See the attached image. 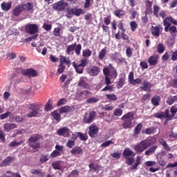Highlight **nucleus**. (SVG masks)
<instances>
[{
  "instance_id": "nucleus-1",
  "label": "nucleus",
  "mask_w": 177,
  "mask_h": 177,
  "mask_svg": "<svg viewBox=\"0 0 177 177\" xmlns=\"http://www.w3.org/2000/svg\"><path fill=\"white\" fill-rule=\"evenodd\" d=\"M28 109L31 110V111L28 113L29 118H32V117H41L44 113L41 107L37 106L35 104H30Z\"/></svg>"
},
{
  "instance_id": "nucleus-2",
  "label": "nucleus",
  "mask_w": 177,
  "mask_h": 177,
  "mask_svg": "<svg viewBox=\"0 0 177 177\" xmlns=\"http://www.w3.org/2000/svg\"><path fill=\"white\" fill-rule=\"evenodd\" d=\"M150 146H151L150 142L148 140H142L136 145H134V150H136L137 153H143V151H145L146 149L150 147Z\"/></svg>"
},
{
  "instance_id": "nucleus-3",
  "label": "nucleus",
  "mask_w": 177,
  "mask_h": 177,
  "mask_svg": "<svg viewBox=\"0 0 177 177\" xmlns=\"http://www.w3.org/2000/svg\"><path fill=\"white\" fill-rule=\"evenodd\" d=\"M104 75H109L111 78H117V71L111 64H109V68H104L103 69Z\"/></svg>"
},
{
  "instance_id": "nucleus-4",
  "label": "nucleus",
  "mask_w": 177,
  "mask_h": 177,
  "mask_svg": "<svg viewBox=\"0 0 177 177\" xmlns=\"http://www.w3.org/2000/svg\"><path fill=\"white\" fill-rule=\"evenodd\" d=\"M25 30L30 35H35L38 32V25L35 24H28L25 26Z\"/></svg>"
},
{
  "instance_id": "nucleus-5",
  "label": "nucleus",
  "mask_w": 177,
  "mask_h": 177,
  "mask_svg": "<svg viewBox=\"0 0 177 177\" xmlns=\"http://www.w3.org/2000/svg\"><path fill=\"white\" fill-rule=\"evenodd\" d=\"M68 6V3L67 2L62 1H58L57 3H55L53 8L55 10H57L58 12H62V10H64Z\"/></svg>"
},
{
  "instance_id": "nucleus-6",
  "label": "nucleus",
  "mask_w": 177,
  "mask_h": 177,
  "mask_svg": "<svg viewBox=\"0 0 177 177\" xmlns=\"http://www.w3.org/2000/svg\"><path fill=\"white\" fill-rule=\"evenodd\" d=\"M39 139V137L38 136H32L28 139L29 145L32 149H39V142H38V140Z\"/></svg>"
},
{
  "instance_id": "nucleus-7",
  "label": "nucleus",
  "mask_w": 177,
  "mask_h": 177,
  "mask_svg": "<svg viewBox=\"0 0 177 177\" xmlns=\"http://www.w3.org/2000/svg\"><path fill=\"white\" fill-rule=\"evenodd\" d=\"M85 115L83 118L84 122L85 124H91V122H93V120H95V117H96V112L95 111H92L88 114V118H86V115H88V113H85Z\"/></svg>"
},
{
  "instance_id": "nucleus-8",
  "label": "nucleus",
  "mask_w": 177,
  "mask_h": 177,
  "mask_svg": "<svg viewBox=\"0 0 177 177\" xmlns=\"http://www.w3.org/2000/svg\"><path fill=\"white\" fill-rule=\"evenodd\" d=\"M22 74L24 75H26V77H29V78L37 77L38 75V73L37 72V71L32 68H29V69L23 71Z\"/></svg>"
},
{
  "instance_id": "nucleus-9",
  "label": "nucleus",
  "mask_w": 177,
  "mask_h": 177,
  "mask_svg": "<svg viewBox=\"0 0 177 177\" xmlns=\"http://www.w3.org/2000/svg\"><path fill=\"white\" fill-rule=\"evenodd\" d=\"M154 117L156 118H160V120H164V118H167V120H171V115L168 113V111L164 112H158L154 114Z\"/></svg>"
},
{
  "instance_id": "nucleus-10",
  "label": "nucleus",
  "mask_w": 177,
  "mask_h": 177,
  "mask_svg": "<svg viewBox=\"0 0 177 177\" xmlns=\"http://www.w3.org/2000/svg\"><path fill=\"white\" fill-rule=\"evenodd\" d=\"M57 134L59 136H64V138H68L70 136V129L67 127H63L57 131Z\"/></svg>"
},
{
  "instance_id": "nucleus-11",
  "label": "nucleus",
  "mask_w": 177,
  "mask_h": 177,
  "mask_svg": "<svg viewBox=\"0 0 177 177\" xmlns=\"http://www.w3.org/2000/svg\"><path fill=\"white\" fill-rule=\"evenodd\" d=\"M172 20V17H167L163 20V26H165V32H168L169 27H171V23Z\"/></svg>"
},
{
  "instance_id": "nucleus-12",
  "label": "nucleus",
  "mask_w": 177,
  "mask_h": 177,
  "mask_svg": "<svg viewBox=\"0 0 177 177\" xmlns=\"http://www.w3.org/2000/svg\"><path fill=\"white\" fill-rule=\"evenodd\" d=\"M158 60H160L158 55H152L149 57L147 62L151 66H157Z\"/></svg>"
},
{
  "instance_id": "nucleus-13",
  "label": "nucleus",
  "mask_w": 177,
  "mask_h": 177,
  "mask_svg": "<svg viewBox=\"0 0 177 177\" xmlns=\"http://www.w3.org/2000/svg\"><path fill=\"white\" fill-rule=\"evenodd\" d=\"M88 133L91 138H95V136H97V133H99V128L96 126H91Z\"/></svg>"
},
{
  "instance_id": "nucleus-14",
  "label": "nucleus",
  "mask_w": 177,
  "mask_h": 177,
  "mask_svg": "<svg viewBox=\"0 0 177 177\" xmlns=\"http://www.w3.org/2000/svg\"><path fill=\"white\" fill-rule=\"evenodd\" d=\"M151 86H153L151 84L145 80L143 82H142V86L140 88L142 91H145V92H150Z\"/></svg>"
},
{
  "instance_id": "nucleus-15",
  "label": "nucleus",
  "mask_w": 177,
  "mask_h": 177,
  "mask_svg": "<svg viewBox=\"0 0 177 177\" xmlns=\"http://www.w3.org/2000/svg\"><path fill=\"white\" fill-rule=\"evenodd\" d=\"M91 95V92L86 90L82 91L76 95L77 99H86Z\"/></svg>"
},
{
  "instance_id": "nucleus-16",
  "label": "nucleus",
  "mask_w": 177,
  "mask_h": 177,
  "mask_svg": "<svg viewBox=\"0 0 177 177\" xmlns=\"http://www.w3.org/2000/svg\"><path fill=\"white\" fill-rule=\"evenodd\" d=\"M90 75L93 77H96V75H99L100 73V68L99 66H93L88 71Z\"/></svg>"
},
{
  "instance_id": "nucleus-17",
  "label": "nucleus",
  "mask_w": 177,
  "mask_h": 177,
  "mask_svg": "<svg viewBox=\"0 0 177 177\" xmlns=\"http://www.w3.org/2000/svg\"><path fill=\"white\" fill-rule=\"evenodd\" d=\"M135 156H136V154L133 153V151L131 150V149H124L123 152V157H124V158H127V157H135Z\"/></svg>"
},
{
  "instance_id": "nucleus-18",
  "label": "nucleus",
  "mask_w": 177,
  "mask_h": 177,
  "mask_svg": "<svg viewBox=\"0 0 177 177\" xmlns=\"http://www.w3.org/2000/svg\"><path fill=\"white\" fill-rule=\"evenodd\" d=\"M4 131L6 132H9L12 131V129H15V128H17V125L15 123H6L3 125Z\"/></svg>"
},
{
  "instance_id": "nucleus-19",
  "label": "nucleus",
  "mask_w": 177,
  "mask_h": 177,
  "mask_svg": "<svg viewBox=\"0 0 177 177\" xmlns=\"http://www.w3.org/2000/svg\"><path fill=\"white\" fill-rule=\"evenodd\" d=\"M1 7L2 10H4L5 12H9L12 8V2H3L1 4Z\"/></svg>"
},
{
  "instance_id": "nucleus-20",
  "label": "nucleus",
  "mask_w": 177,
  "mask_h": 177,
  "mask_svg": "<svg viewBox=\"0 0 177 177\" xmlns=\"http://www.w3.org/2000/svg\"><path fill=\"white\" fill-rule=\"evenodd\" d=\"M151 31V34H153L155 37H160V28L156 26V24L152 25Z\"/></svg>"
},
{
  "instance_id": "nucleus-21",
  "label": "nucleus",
  "mask_w": 177,
  "mask_h": 177,
  "mask_svg": "<svg viewBox=\"0 0 177 177\" xmlns=\"http://www.w3.org/2000/svg\"><path fill=\"white\" fill-rule=\"evenodd\" d=\"M123 121H132L133 120V112H129L121 118Z\"/></svg>"
},
{
  "instance_id": "nucleus-22",
  "label": "nucleus",
  "mask_w": 177,
  "mask_h": 177,
  "mask_svg": "<svg viewBox=\"0 0 177 177\" xmlns=\"http://www.w3.org/2000/svg\"><path fill=\"white\" fill-rule=\"evenodd\" d=\"M13 161V158L9 156L7 157L4 160H3L0 163V167H6V165H9Z\"/></svg>"
},
{
  "instance_id": "nucleus-23",
  "label": "nucleus",
  "mask_w": 177,
  "mask_h": 177,
  "mask_svg": "<svg viewBox=\"0 0 177 177\" xmlns=\"http://www.w3.org/2000/svg\"><path fill=\"white\" fill-rule=\"evenodd\" d=\"M21 12H23V7H21V6H18L12 10V15L16 17L20 16Z\"/></svg>"
},
{
  "instance_id": "nucleus-24",
  "label": "nucleus",
  "mask_w": 177,
  "mask_h": 177,
  "mask_svg": "<svg viewBox=\"0 0 177 177\" xmlns=\"http://www.w3.org/2000/svg\"><path fill=\"white\" fill-rule=\"evenodd\" d=\"M70 15H75V16H80V15H84L85 12L81 8L75 9V10H71L69 11Z\"/></svg>"
},
{
  "instance_id": "nucleus-25",
  "label": "nucleus",
  "mask_w": 177,
  "mask_h": 177,
  "mask_svg": "<svg viewBox=\"0 0 177 177\" xmlns=\"http://www.w3.org/2000/svg\"><path fill=\"white\" fill-rule=\"evenodd\" d=\"M159 143L160 145L163 146L165 150H167V151H171V147L168 145L167 141H165L164 139H160Z\"/></svg>"
},
{
  "instance_id": "nucleus-26",
  "label": "nucleus",
  "mask_w": 177,
  "mask_h": 177,
  "mask_svg": "<svg viewBox=\"0 0 177 177\" xmlns=\"http://www.w3.org/2000/svg\"><path fill=\"white\" fill-rule=\"evenodd\" d=\"M21 8L23 10H26L28 12H30V10H31L34 8V6L31 3H26L22 5Z\"/></svg>"
},
{
  "instance_id": "nucleus-27",
  "label": "nucleus",
  "mask_w": 177,
  "mask_h": 177,
  "mask_svg": "<svg viewBox=\"0 0 177 177\" xmlns=\"http://www.w3.org/2000/svg\"><path fill=\"white\" fill-rule=\"evenodd\" d=\"M158 147L157 145H153L151 147L145 151V156H150L151 154H153L156 151V150H157Z\"/></svg>"
},
{
  "instance_id": "nucleus-28",
  "label": "nucleus",
  "mask_w": 177,
  "mask_h": 177,
  "mask_svg": "<svg viewBox=\"0 0 177 177\" xmlns=\"http://www.w3.org/2000/svg\"><path fill=\"white\" fill-rule=\"evenodd\" d=\"M71 154H82V148L80 147H75L71 151Z\"/></svg>"
},
{
  "instance_id": "nucleus-29",
  "label": "nucleus",
  "mask_w": 177,
  "mask_h": 177,
  "mask_svg": "<svg viewBox=\"0 0 177 177\" xmlns=\"http://www.w3.org/2000/svg\"><path fill=\"white\" fill-rule=\"evenodd\" d=\"M79 86H82V88H84V89H88L89 88V85L85 82V80H84V77H81L79 82H78Z\"/></svg>"
},
{
  "instance_id": "nucleus-30",
  "label": "nucleus",
  "mask_w": 177,
  "mask_h": 177,
  "mask_svg": "<svg viewBox=\"0 0 177 177\" xmlns=\"http://www.w3.org/2000/svg\"><path fill=\"white\" fill-rule=\"evenodd\" d=\"M75 46H77V43L68 46L66 47V53L68 55H71V52H74Z\"/></svg>"
},
{
  "instance_id": "nucleus-31",
  "label": "nucleus",
  "mask_w": 177,
  "mask_h": 177,
  "mask_svg": "<svg viewBox=\"0 0 177 177\" xmlns=\"http://www.w3.org/2000/svg\"><path fill=\"white\" fill-rule=\"evenodd\" d=\"M64 63L65 64H70V61L66 57L61 55L59 57V64L64 66Z\"/></svg>"
},
{
  "instance_id": "nucleus-32",
  "label": "nucleus",
  "mask_w": 177,
  "mask_h": 177,
  "mask_svg": "<svg viewBox=\"0 0 177 177\" xmlns=\"http://www.w3.org/2000/svg\"><path fill=\"white\" fill-rule=\"evenodd\" d=\"M91 55H92V50H91L89 49L83 50V51H82L83 57L86 59L88 57H91Z\"/></svg>"
},
{
  "instance_id": "nucleus-33",
  "label": "nucleus",
  "mask_w": 177,
  "mask_h": 177,
  "mask_svg": "<svg viewBox=\"0 0 177 177\" xmlns=\"http://www.w3.org/2000/svg\"><path fill=\"white\" fill-rule=\"evenodd\" d=\"M97 102H99L98 98L91 97L86 100V103H87V104H93V103H97Z\"/></svg>"
},
{
  "instance_id": "nucleus-34",
  "label": "nucleus",
  "mask_w": 177,
  "mask_h": 177,
  "mask_svg": "<svg viewBox=\"0 0 177 177\" xmlns=\"http://www.w3.org/2000/svg\"><path fill=\"white\" fill-rule=\"evenodd\" d=\"M106 52H107V50H106V48H103L102 50V51H100V53L98 54L99 60H103L104 59V57H106Z\"/></svg>"
},
{
  "instance_id": "nucleus-35",
  "label": "nucleus",
  "mask_w": 177,
  "mask_h": 177,
  "mask_svg": "<svg viewBox=\"0 0 177 177\" xmlns=\"http://www.w3.org/2000/svg\"><path fill=\"white\" fill-rule=\"evenodd\" d=\"M160 96L156 95L151 99V103L152 104H153V106H158L160 103Z\"/></svg>"
},
{
  "instance_id": "nucleus-36",
  "label": "nucleus",
  "mask_w": 177,
  "mask_h": 177,
  "mask_svg": "<svg viewBox=\"0 0 177 177\" xmlns=\"http://www.w3.org/2000/svg\"><path fill=\"white\" fill-rule=\"evenodd\" d=\"M90 171H95L97 174H98L99 171L100 170V167L99 165H96L95 164L89 165Z\"/></svg>"
},
{
  "instance_id": "nucleus-37",
  "label": "nucleus",
  "mask_w": 177,
  "mask_h": 177,
  "mask_svg": "<svg viewBox=\"0 0 177 177\" xmlns=\"http://www.w3.org/2000/svg\"><path fill=\"white\" fill-rule=\"evenodd\" d=\"M52 167L53 169H58L60 170L62 169V163L60 162L55 161L53 162Z\"/></svg>"
},
{
  "instance_id": "nucleus-38",
  "label": "nucleus",
  "mask_w": 177,
  "mask_h": 177,
  "mask_svg": "<svg viewBox=\"0 0 177 177\" xmlns=\"http://www.w3.org/2000/svg\"><path fill=\"white\" fill-rule=\"evenodd\" d=\"M71 111V108L68 106H62L59 109V113H68Z\"/></svg>"
},
{
  "instance_id": "nucleus-39",
  "label": "nucleus",
  "mask_w": 177,
  "mask_h": 177,
  "mask_svg": "<svg viewBox=\"0 0 177 177\" xmlns=\"http://www.w3.org/2000/svg\"><path fill=\"white\" fill-rule=\"evenodd\" d=\"M75 67V70L79 74H82V71L84 70V66H81V65H76L75 64L73 65Z\"/></svg>"
},
{
  "instance_id": "nucleus-40",
  "label": "nucleus",
  "mask_w": 177,
  "mask_h": 177,
  "mask_svg": "<svg viewBox=\"0 0 177 177\" xmlns=\"http://www.w3.org/2000/svg\"><path fill=\"white\" fill-rule=\"evenodd\" d=\"M175 102H177V95H175L174 97H169L167 100V103L170 105L173 103H175Z\"/></svg>"
},
{
  "instance_id": "nucleus-41",
  "label": "nucleus",
  "mask_w": 177,
  "mask_h": 177,
  "mask_svg": "<svg viewBox=\"0 0 177 177\" xmlns=\"http://www.w3.org/2000/svg\"><path fill=\"white\" fill-rule=\"evenodd\" d=\"M168 31L170 32V33L171 34V35H177V29H176V26H170L169 27V30Z\"/></svg>"
},
{
  "instance_id": "nucleus-42",
  "label": "nucleus",
  "mask_w": 177,
  "mask_h": 177,
  "mask_svg": "<svg viewBox=\"0 0 177 177\" xmlns=\"http://www.w3.org/2000/svg\"><path fill=\"white\" fill-rule=\"evenodd\" d=\"M164 50H165V46L162 44H159L157 46V51L158 53H163Z\"/></svg>"
},
{
  "instance_id": "nucleus-43",
  "label": "nucleus",
  "mask_w": 177,
  "mask_h": 177,
  "mask_svg": "<svg viewBox=\"0 0 177 177\" xmlns=\"http://www.w3.org/2000/svg\"><path fill=\"white\" fill-rule=\"evenodd\" d=\"M113 115L115 117H121L122 115V110L120 109H116L113 111Z\"/></svg>"
},
{
  "instance_id": "nucleus-44",
  "label": "nucleus",
  "mask_w": 177,
  "mask_h": 177,
  "mask_svg": "<svg viewBox=\"0 0 177 177\" xmlns=\"http://www.w3.org/2000/svg\"><path fill=\"white\" fill-rule=\"evenodd\" d=\"M11 115H12V113H10V111H8L5 113L0 115V120H5V118H8V117H11Z\"/></svg>"
},
{
  "instance_id": "nucleus-45",
  "label": "nucleus",
  "mask_w": 177,
  "mask_h": 177,
  "mask_svg": "<svg viewBox=\"0 0 177 177\" xmlns=\"http://www.w3.org/2000/svg\"><path fill=\"white\" fill-rule=\"evenodd\" d=\"M105 96L108 99V100H117V96L114 94H106Z\"/></svg>"
},
{
  "instance_id": "nucleus-46",
  "label": "nucleus",
  "mask_w": 177,
  "mask_h": 177,
  "mask_svg": "<svg viewBox=\"0 0 177 177\" xmlns=\"http://www.w3.org/2000/svg\"><path fill=\"white\" fill-rule=\"evenodd\" d=\"M115 16H117V17L121 18L122 17V16H124V15H125V12L122 10H117L115 11Z\"/></svg>"
},
{
  "instance_id": "nucleus-47",
  "label": "nucleus",
  "mask_w": 177,
  "mask_h": 177,
  "mask_svg": "<svg viewBox=\"0 0 177 177\" xmlns=\"http://www.w3.org/2000/svg\"><path fill=\"white\" fill-rule=\"evenodd\" d=\"M52 114L54 120H56V121H60V114H59L57 111H55L52 113Z\"/></svg>"
},
{
  "instance_id": "nucleus-48",
  "label": "nucleus",
  "mask_w": 177,
  "mask_h": 177,
  "mask_svg": "<svg viewBox=\"0 0 177 177\" xmlns=\"http://www.w3.org/2000/svg\"><path fill=\"white\" fill-rule=\"evenodd\" d=\"M77 135L80 139V140H88V136L86 134H84L82 133H77Z\"/></svg>"
},
{
  "instance_id": "nucleus-49",
  "label": "nucleus",
  "mask_w": 177,
  "mask_h": 177,
  "mask_svg": "<svg viewBox=\"0 0 177 177\" xmlns=\"http://www.w3.org/2000/svg\"><path fill=\"white\" fill-rule=\"evenodd\" d=\"M59 68L57 69V75H59V74H62V73H64V68H66V66H64V65L62 64H59Z\"/></svg>"
},
{
  "instance_id": "nucleus-50",
  "label": "nucleus",
  "mask_w": 177,
  "mask_h": 177,
  "mask_svg": "<svg viewBox=\"0 0 177 177\" xmlns=\"http://www.w3.org/2000/svg\"><path fill=\"white\" fill-rule=\"evenodd\" d=\"M102 109L104 110V111H111V110L114 109V106L106 104L102 107Z\"/></svg>"
},
{
  "instance_id": "nucleus-51",
  "label": "nucleus",
  "mask_w": 177,
  "mask_h": 177,
  "mask_svg": "<svg viewBox=\"0 0 177 177\" xmlns=\"http://www.w3.org/2000/svg\"><path fill=\"white\" fill-rule=\"evenodd\" d=\"M30 172H31V174H32V175H38L39 177H42V173L39 170H37L35 169H32L30 171Z\"/></svg>"
},
{
  "instance_id": "nucleus-52",
  "label": "nucleus",
  "mask_w": 177,
  "mask_h": 177,
  "mask_svg": "<svg viewBox=\"0 0 177 177\" xmlns=\"http://www.w3.org/2000/svg\"><path fill=\"white\" fill-rule=\"evenodd\" d=\"M82 49V46H81V44H77L75 47V52L76 55H81V50Z\"/></svg>"
},
{
  "instance_id": "nucleus-53",
  "label": "nucleus",
  "mask_w": 177,
  "mask_h": 177,
  "mask_svg": "<svg viewBox=\"0 0 177 177\" xmlns=\"http://www.w3.org/2000/svg\"><path fill=\"white\" fill-rule=\"evenodd\" d=\"M170 111L171 113V115H170L171 118L175 115L177 113V107L176 106H172L170 109Z\"/></svg>"
},
{
  "instance_id": "nucleus-54",
  "label": "nucleus",
  "mask_w": 177,
  "mask_h": 177,
  "mask_svg": "<svg viewBox=\"0 0 177 177\" xmlns=\"http://www.w3.org/2000/svg\"><path fill=\"white\" fill-rule=\"evenodd\" d=\"M93 3V0H86L84 3L85 9H88V8H91V6Z\"/></svg>"
},
{
  "instance_id": "nucleus-55",
  "label": "nucleus",
  "mask_w": 177,
  "mask_h": 177,
  "mask_svg": "<svg viewBox=\"0 0 177 177\" xmlns=\"http://www.w3.org/2000/svg\"><path fill=\"white\" fill-rule=\"evenodd\" d=\"M158 12H160V7L158 6H153V15L158 17Z\"/></svg>"
},
{
  "instance_id": "nucleus-56",
  "label": "nucleus",
  "mask_w": 177,
  "mask_h": 177,
  "mask_svg": "<svg viewBox=\"0 0 177 177\" xmlns=\"http://www.w3.org/2000/svg\"><path fill=\"white\" fill-rule=\"evenodd\" d=\"M130 26H131V31L133 32L135 31L136 28H138V24H136V22L133 21L130 22Z\"/></svg>"
},
{
  "instance_id": "nucleus-57",
  "label": "nucleus",
  "mask_w": 177,
  "mask_h": 177,
  "mask_svg": "<svg viewBox=\"0 0 177 177\" xmlns=\"http://www.w3.org/2000/svg\"><path fill=\"white\" fill-rule=\"evenodd\" d=\"M58 156H60V151L58 150H55L53 151V153L50 154L51 158H55L56 157H58Z\"/></svg>"
},
{
  "instance_id": "nucleus-58",
  "label": "nucleus",
  "mask_w": 177,
  "mask_h": 177,
  "mask_svg": "<svg viewBox=\"0 0 177 177\" xmlns=\"http://www.w3.org/2000/svg\"><path fill=\"white\" fill-rule=\"evenodd\" d=\"M140 65V67L142 68V70H145L149 68V65L147 64V62H146V61L141 62Z\"/></svg>"
},
{
  "instance_id": "nucleus-59",
  "label": "nucleus",
  "mask_w": 177,
  "mask_h": 177,
  "mask_svg": "<svg viewBox=\"0 0 177 177\" xmlns=\"http://www.w3.org/2000/svg\"><path fill=\"white\" fill-rule=\"evenodd\" d=\"M143 125L142 123H140L137 125V127L135 128V133H139L140 131L142 130Z\"/></svg>"
},
{
  "instance_id": "nucleus-60",
  "label": "nucleus",
  "mask_w": 177,
  "mask_h": 177,
  "mask_svg": "<svg viewBox=\"0 0 177 177\" xmlns=\"http://www.w3.org/2000/svg\"><path fill=\"white\" fill-rule=\"evenodd\" d=\"M21 145V141L17 142L16 141H12L9 144L10 147H16V146H20Z\"/></svg>"
},
{
  "instance_id": "nucleus-61",
  "label": "nucleus",
  "mask_w": 177,
  "mask_h": 177,
  "mask_svg": "<svg viewBox=\"0 0 177 177\" xmlns=\"http://www.w3.org/2000/svg\"><path fill=\"white\" fill-rule=\"evenodd\" d=\"M38 36H39L38 34H35L32 37H27L26 39H25V41H26V42H30V41H32V39H35Z\"/></svg>"
},
{
  "instance_id": "nucleus-62",
  "label": "nucleus",
  "mask_w": 177,
  "mask_h": 177,
  "mask_svg": "<svg viewBox=\"0 0 177 177\" xmlns=\"http://www.w3.org/2000/svg\"><path fill=\"white\" fill-rule=\"evenodd\" d=\"M167 177H176L177 176V171H172L171 174L167 173L166 174Z\"/></svg>"
},
{
  "instance_id": "nucleus-63",
  "label": "nucleus",
  "mask_w": 177,
  "mask_h": 177,
  "mask_svg": "<svg viewBox=\"0 0 177 177\" xmlns=\"http://www.w3.org/2000/svg\"><path fill=\"white\" fill-rule=\"evenodd\" d=\"M48 160H49V156H42L40 158V162H46V161H48Z\"/></svg>"
},
{
  "instance_id": "nucleus-64",
  "label": "nucleus",
  "mask_w": 177,
  "mask_h": 177,
  "mask_svg": "<svg viewBox=\"0 0 177 177\" xmlns=\"http://www.w3.org/2000/svg\"><path fill=\"white\" fill-rule=\"evenodd\" d=\"M142 81V78H137L134 80L131 84L132 85H137L138 84H141Z\"/></svg>"
}]
</instances>
